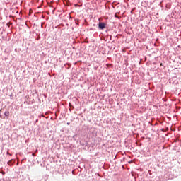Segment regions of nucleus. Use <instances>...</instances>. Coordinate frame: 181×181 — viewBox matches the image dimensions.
<instances>
[{
  "label": "nucleus",
  "mask_w": 181,
  "mask_h": 181,
  "mask_svg": "<svg viewBox=\"0 0 181 181\" xmlns=\"http://www.w3.org/2000/svg\"><path fill=\"white\" fill-rule=\"evenodd\" d=\"M115 17L117 18V16L115 15Z\"/></svg>",
  "instance_id": "obj_3"
},
{
  "label": "nucleus",
  "mask_w": 181,
  "mask_h": 181,
  "mask_svg": "<svg viewBox=\"0 0 181 181\" xmlns=\"http://www.w3.org/2000/svg\"><path fill=\"white\" fill-rule=\"evenodd\" d=\"M66 124L69 125V123H66Z\"/></svg>",
  "instance_id": "obj_4"
},
{
  "label": "nucleus",
  "mask_w": 181,
  "mask_h": 181,
  "mask_svg": "<svg viewBox=\"0 0 181 181\" xmlns=\"http://www.w3.org/2000/svg\"><path fill=\"white\" fill-rule=\"evenodd\" d=\"M32 156H35V153L32 154Z\"/></svg>",
  "instance_id": "obj_5"
},
{
  "label": "nucleus",
  "mask_w": 181,
  "mask_h": 181,
  "mask_svg": "<svg viewBox=\"0 0 181 181\" xmlns=\"http://www.w3.org/2000/svg\"><path fill=\"white\" fill-rule=\"evenodd\" d=\"M98 27H99V29L100 30L105 29V23H99Z\"/></svg>",
  "instance_id": "obj_1"
},
{
  "label": "nucleus",
  "mask_w": 181,
  "mask_h": 181,
  "mask_svg": "<svg viewBox=\"0 0 181 181\" xmlns=\"http://www.w3.org/2000/svg\"><path fill=\"white\" fill-rule=\"evenodd\" d=\"M160 66H162V64H160Z\"/></svg>",
  "instance_id": "obj_6"
},
{
  "label": "nucleus",
  "mask_w": 181,
  "mask_h": 181,
  "mask_svg": "<svg viewBox=\"0 0 181 181\" xmlns=\"http://www.w3.org/2000/svg\"><path fill=\"white\" fill-rule=\"evenodd\" d=\"M4 115H5V117H8V116L10 115V112L6 111L4 113Z\"/></svg>",
  "instance_id": "obj_2"
}]
</instances>
